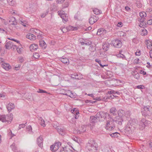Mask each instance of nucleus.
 I'll list each match as a JSON object with an SVG mask.
<instances>
[{"instance_id":"1","label":"nucleus","mask_w":152,"mask_h":152,"mask_svg":"<svg viewBox=\"0 0 152 152\" xmlns=\"http://www.w3.org/2000/svg\"><path fill=\"white\" fill-rule=\"evenodd\" d=\"M98 147L97 143L94 141H91L86 145V148L90 152H95Z\"/></svg>"},{"instance_id":"2","label":"nucleus","mask_w":152,"mask_h":152,"mask_svg":"<svg viewBox=\"0 0 152 152\" xmlns=\"http://www.w3.org/2000/svg\"><path fill=\"white\" fill-rule=\"evenodd\" d=\"M116 127V124L113 118H110L107 121L105 128L107 130H113Z\"/></svg>"},{"instance_id":"3","label":"nucleus","mask_w":152,"mask_h":152,"mask_svg":"<svg viewBox=\"0 0 152 152\" xmlns=\"http://www.w3.org/2000/svg\"><path fill=\"white\" fill-rule=\"evenodd\" d=\"M143 110L141 111L143 115L150 116L152 115V107L149 106H143Z\"/></svg>"},{"instance_id":"4","label":"nucleus","mask_w":152,"mask_h":152,"mask_svg":"<svg viewBox=\"0 0 152 152\" xmlns=\"http://www.w3.org/2000/svg\"><path fill=\"white\" fill-rule=\"evenodd\" d=\"M13 115L11 113L6 115H0V121L3 122H7L8 123L11 122L13 119Z\"/></svg>"},{"instance_id":"5","label":"nucleus","mask_w":152,"mask_h":152,"mask_svg":"<svg viewBox=\"0 0 152 152\" xmlns=\"http://www.w3.org/2000/svg\"><path fill=\"white\" fill-rule=\"evenodd\" d=\"M120 113L122 114L124 113V112L122 110H119L118 112L119 115L117 117L116 120H114L116 124H117L118 127L119 126H121L122 124V122L124 121L122 116L121 114H120Z\"/></svg>"},{"instance_id":"6","label":"nucleus","mask_w":152,"mask_h":152,"mask_svg":"<svg viewBox=\"0 0 152 152\" xmlns=\"http://www.w3.org/2000/svg\"><path fill=\"white\" fill-rule=\"evenodd\" d=\"M137 120L136 119H131L128 122L127 126H130L132 129H135L137 125Z\"/></svg>"},{"instance_id":"7","label":"nucleus","mask_w":152,"mask_h":152,"mask_svg":"<svg viewBox=\"0 0 152 152\" xmlns=\"http://www.w3.org/2000/svg\"><path fill=\"white\" fill-rule=\"evenodd\" d=\"M111 43L115 48H120L122 45L121 42L118 39H114L112 41Z\"/></svg>"},{"instance_id":"8","label":"nucleus","mask_w":152,"mask_h":152,"mask_svg":"<svg viewBox=\"0 0 152 152\" xmlns=\"http://www.w3.org/2000/svg\"><path fill=\"white\" fill-rule=\"evenodd\" d=\"M58 14L62 19L64 23H65L68 20V15L66 14H65L64 12L60 11L59 12Z\"/></svg>"},{"instance_id":"9","label":"nucleus","mask_w":152,"mask_h":152,"mask_svg":"<svg viewBox=\"0 0 152 152\" xmlns=\"http://www.w3.org/2000/svg\"><path fill=\"white\" fill-rule=\"evenodd\" d=\"M61 144L60 142H55L53 145L50 146V149L53 151H56L61 146Z\"/></svg>"},{"instance_id":"10","label":"nucleus","mask_w":152,"mask_h":152,"mask_svg":"<svg viewBox=\"0 0 152 152\" xmlns=\"http://www.w3.org/2000/svg\"><path fill=\"white\" fill-rule=\"evenodd\" d=\"M99 19L98 16L93 15L89 19V23L90 24H93L96 22Z\"/></svg>"},{"instance_id":"11","label":"nucleus","mask_w":152,"mask_h":152,"mask_svg":"<svg viewBox=\"0 0 152 152\" xmlns=\"http://www.w3.org/2000/svg\"><path fill=\"white\" fill-rule=\"evenodd\" d=\"M56 129L59 133L61 135H64L66 133V130L64 128H61L60 126H57Z\"/></svg>"},{"instance_id":"12","label":"nucleus","mask_w":152,"mask_h":152,"mask_svg":"<svg viewBox=\"0 0 152 152\" xmlns=\"http://www.w3.org/2000/svg\"><path fill=\"white\" fill-rule=\"evenodd\" d=\"M37 143L38 146L42 148L43 146V138L41 136H40L37 139Z\"/></svg>"},{"instance_id":"13","label":"nucleus","mask_w":152,"mask_h":152,"mask_svg":"<svg viewBox=\"0 0 152 152\" xmlns=\"http://www.w3.org/2000/svg\"><path fill=\"white\" fill-rule=\"evenodd\" d=\"M6 107L8 111L10 112L12 110L14 109V104L12 103H10L6 106Z\"/></svg>"},{"instance_id":"14","label":"nucleus","mask_w":152,"mask_h":152,"mask_svg":"<svg viewBox=\"0 0 152 152\" xmlns=\"http://www.w3.org/2000/svg\"><path fill=\"white\" fill-rule=\"evenodd\" d=\"M77 29V28L76 27H74L71 26H69L67 28H64L62 30L63 33L65 32L66 30L67 31L72 30H76Z\"/></svg>"},{"instance_id":"15","label":"nucleus","mask_w":152,"mask_h":152,"mask_svg":"<svg viewBox=\"0 0 152 152\" xmlns=\"http://www.w3.org/2000/svg\"><path fill=\"white\" fill-rule=\"evenodd\" d=\"M107 31L103 28H100L98 29L97 32V34L98 35H104L107 33Z\"/></svg>"},{"instance_id":"16","label":"nucleus","mask_w":152,"mask_h":152,"mask_svg":"<svg viewBox=\"0 0 152 152\" xmlns=\"http://www.w3.org/2000/svg\"><path fill=\"white\" fill-rule=\"evenodd\" d=\"M60 60L64 64L68 65L69 64V59L64 57H62L60 58Z\"/></svg>"},{"instance_id":"17","label":"nucleus","mask_w":152,"mask_h":152,"mask_svg":"<svg viewBox=\"0 0 152 152\" xmlns=\"http://www.w3.org/2000/svg\"><path fill=\"white\" fill-rule=\"evenodd\" d=\"M14 43L11 41L7 42L5 45V47L6 49H11Z\"/></svg>"},{"instance_id":"18","label":"nucleus","mask_w":152,"mask_h":152,"mask_svg":"<svg viewBox=\"0 0 152 152\" xmlns=\"http://www.w3.org/2000/svg\"><path fill=\"white\" fill-rule=\"evenodd\" d=\"M1 66L4 69L7 70H9L11 68L9 64L4 62L1 64Z\"/></svg>"},{"instance_id":"19","label":"nucleus","mask_w":152,"mask_h":152,"mask_svg":"<svg viewBox=\"0 0 152 152\" xmlns=\"http://www.w3.org/2000/svg\"><path fill=\"white\" fill-rule=\"evenodd\" d=\"M144 121L141 120L138 123L139 128L140 130H142L144 129L145 126H147L143 124Z\"/></svg>"},{"instance_id":"20","label":"nucleus","mask_w":152,"mask_h":152,"mask_svg":"<svg viewBox=\"0 0 152 152\" xmlns=\"http://www.w3.org/2000/svg\"><path fill=\"white\" fill-rule=\"evenodd\" d=\"M144 121L141 120L138 123L139 128L140 130H142L144 129L145 126H147L143 124Z\"/></svg>"},{"instance_id":"21","label":"nucleus","mask_w":152,"mask_h":152,"mask_svg":"<svg viewBox=\"0 0 152 152\" xmlns=\"http://www.w3.org/2000/svg\"><path fill=\"white\" fill-rule=\"evenodd\" d=\"M39 45L43 49H45L47 47V44L45 42L42 40L39 41Z\"/></svg>"},{"instance_id":"22","label":"nucleus","mask_w":152,"mask_h":152,"mask_svg":"<svg viewBox=\"0 0 152 152\" xmlns=\"http://www.w3.org/2000/svg\"><path fill=\"white\" fill-rule=\"evenodd\" d=\"M134 129H132L131 127L129 126H127L126 127L125 129V132H127L128 134H130L132 133V132L134 130Z\"/></svg>"},{"instance_id":"23","label":"nucleus","mask_w":152,"mask_h":152,"mask_svg":"<svg viewBox=\"0 0 152 152\" xmlns=\"http://www.w3.org/2000/svg\"><path fill=\"white\" fill-rule=\"evenodd\" d=\"M38 48V45L35 44H32L29 46V49L31 51H33L36 50Z\"/></svg>"},{"instance_id":"24","label":"nucleus","mask_w":152,"mask_h":152,"mask_svg":"<svg viewBox=\"0 0 152 152\" xmlns=\"http://www.w3.org/2000/svg\"><path fill=\"white\" fill-rule=\"evenodd\" d=\"M110 113L114 115H116L117 113V110L115 107H112L110 109Z\"/></svg>"},{"instance_id":"25","label":"nucleus","mask_w":152,"mask_h":152,"mask_svg":"<svg viewBox=\"0 0 152 152\" xmlns=\"http://www.w3.org/2000/svg\"><path fill=\"white\" fill-rule=\"evenodd\" d=\"M96 117L98 118H105L106 117L105 114L103 112H98L96 115Z\"/></svg>"},{"instance_id":"26","label":"nucleus","mask_w":152,"mask_h":152,"mask_svg":"<svg viewBox=\"0 0 152 152\" xmlns=\"http://www.w3.org/2000/svg\"><path fill=\"white\" fill-rule=\"evenodd\" d=\"M26 37L30 40H34L35 39V36L33 34L29 33L26 35Z\"/></svg>"},{"instance_id":"27","label":"nucleus","mask_w":152,"mask_h":152,"mask_svg":"<svg viewBox=\"0 0 152 152\" xmlns=\"http://www.w3.org/2000/svg\"><path fill=\"white\" fill-rule=\"evenodd\" d=\"M39 121L40 122V125L43 127L45 126V121L41 117L38 116L37 117Z\"/></svg>"},{"instance_id":"28","label":"nucleus","mask_w":152,"mask_h":152,"mask_svg":"<svg viewBox=\"0 0 152 152\" xmlns=\"http://www.w3.org/2000/svg\"><path fill=\"white\" fill-rule=\"evenodd\" d=\"M132 75L135 79L137 80L139 79V74L137 71H134L132 73Z\"/></svg>"},{"instance_id":"29","label":"nucleus","mask_w":152,"mask_h":152,"mask_svg":"<svg viewBox=\"0 0 152 152\" xmlns=\"http://www.w3.org/2000/svg\"><path fill=\"white\" fill-rule=\"evenodd\" d=\"M75 74H76V73L71 74L70 75L71 78L77 80H80L83 78L82 75H80L79 77H76V75Z\"/></svg>"},{"instance_id":"30","label":"nucleus","mask_w":152,"mask_h":152,"mask_svg":"<svg viewBox=\"0 0 152 152\" xmlns=\"http://www.w3.org/2000/svg\"><path fill=\"white\" fill-rule=\"evenodd\" d=\"M110 45L108 43H105L103 45L102 48L105 50H107L109 48Z\"/></svg>"},{"instance_id":"31","label":"nucleus","mask_w":152,"mask_h":152,"mask_svg":"<svg viewBox=\"0 0 152 152\" xmlns=\"http://www.w3.org/2000/svg\"><path fill=\"white\" fill-rule=\"evenodd\" d=\"M97 118L96 117L92 116L90 117V121L91 123H95L96 122Z\"/></svg>"},{"instance_id":"32","label":"nucleus","mask_w":152,"mask_h":152,"mask_svg":"<svg viewBox=\"0 0 152 152\" xmlns=\"http://www.w3.org/2000/svg\"><path fill=\"white\" fill-rule=\"evenodd\" d=\"M95 61L96 62L98 63L99 64L100 66L102 68H103L104 66H107L108 65H107H107H102L101 64V61L98 59L97 58V59H95Z\"/></svg>"},{"instance_id":"33","label":"nucleus","mask_w":152,"mask_h":152,"mask_svg":"<svg viewBox=\"0 0 152 152\" xmlns=\"http://www.w3.org/2000/svg\"><path fill=\"white\" fill-rule=\"evenodd\" d=\"M141 121H143V124L144 125H145L147 126H148L150 124V122L146 120L144 118H143L141 119Z\"/></svg>"},{"instance_id":"34","label":"nucleus","mask_w":152,"mask_h":152,"mask_svg":"<svg viewBox=\"0 0 152 152\" xmlns=\"http://www.w3.org/2000/svg\"><path fill=\"white\" fill-rule=\"evenodd\" d=\"M109 148L107 147H104L101 148V152H109Z\"/></svg>"},{"instance_id":"35","label":"nucleus","mask_w":152,"mask_h":152,"mask_svg":"<svg viewBox=\"0 0 152 152\" xmlns=\"http://www.w3.org/2000/svg\"><path fill=\"white\" fill-rule=\"evenodd\" d=\"M93 12L94 14L96 15L100 14L101 13V11L97 8H95L93 10Z\"/></svg>"},{"instance_id":"36","label":"nucleus","mask_w":152,"mask_h":152,"mask_svg":"<svg viewBox=\"0 0 152 152\" xmlns=\"http://www.w3.org/2000/svg\"><path fill=\"white\" fill-rule=\"evenodd\" d=\"M29 8L35 10L37 8V5L35 3H31L29 4Z\"/></svg>"},{"instance_id":"37","label":"nucleus","mask_w":152,"mask_h":152,"mask_svg":"<svg viewBox=\"0 0 152 152\" xmlns=\"http://www.w3.org/2000/svg\"><path fill=\"white\" fill-rule=\"evenodd\" d=\"M139 15L141 18H145V17L147 15L145 12H142L140 13Z\"/></svg>"},{"instance_id":"38","label":"nucleus","mask_w":152,"mask_h":152,"mask_svg":"<svg viewBox=\"0 0 152 152\" xmlns=\"http://www.w3.org/2000/svg\"><path fill=\"white\" fill-rule=\"evenodd\" d=\"M108 93L110 94H114L120 95V93L118 91H116L114 90H111L110 91H108Z\"/></svg>"},{"instance_id":"39","label":"nucleus","mask_w":152,"mask_h":152,"mask_svg":"<svg viewBox=\"0 0 152 152\" xmlns=\"http://www.w3.org/2000/svg\"><path fill=\"white\" fill-rule=\"evenodd\" d=\"M148 32L147 30L145 28H143L142 29V32L141 34L142 35H146L147 34Z\"/></svg>"},{"instance_id":"40","label":"nucleus","mask_w":152,"mask_h":152,"mask_svg":"<svg viewBox=\"0 0 152 152\" xmlns=\"http://www.w3.org/2000/svg\"><path fill=\"white\" fill-rule=\"evenodd\" d=\"M86 129L84 126H82L79 129V131L81 132H83L86 131Z\"/></svg>"},{"instance_id":"41","label":"nucleus","mask_w":152,"mask_h":152,"mask_svg":"<svg viewBox=\"0 0 152 152\" xmlns=\"http://www.w3.org/2000/svg\"><path fill=\"white\" fill-rule=\"evenodd\" d=\"M7 2L11 6H13L15 4V1L13 0H7Z\"/></svg>"},{"instance_id":"42","label":"nucleus","mask_w":152,"mask_h":152,"mask_svg":"<svg viewBox=\"0 0 152 152\" xmlns=\"http://www.w3.org/2000/svg\"><path fill=\"white\" fill-rule=\"evenodd\" d=\"M11 147L14 151H16L17 150V148L15 146V144L14 143H13V144L11 145Z\"/></svg>"},{"instance_id":"43","label":"nucleus","mask_w":152,"mask_h":152,"mask_svg":"<svg viewBox=\"0 0 152 152\" xmlns=\"http://www.w3.org/2000/svg\"><path fill=\"white\" fill-rule=\"evenodd\" d=\"M147 24L146 22H144L142 23H141L139 25L140 27H142L144 28V27H146Z\"/></svg>"},{"instance_id":"44","label":"nucleus","mask_w":152,"mask_h":152,"mask_svg":"<svg viewBox=\"0 0 152 152\" xmlns=\"http://www.w3.org/2000/svg\"><path fill=\"white\" fill-rule=\"evenodd\" d=\"M118 134H119L117 132H116L110 135L112 137H118Z\"/></svg>"},{"instance_id":"45","label":"nucleus","mask_w":152,"mask_h":152,"mask_svg":"<svg viewBox=\"0 0 152 152\" xmlns=\"http://www.w3.org/2000/svg\"><path fill=\"white\" fill-rule=\"evenodd\" d=\"M117 57L119 58H122L123 59H125L126 57L123 54L120 53L117 55Z\"/></svg>"},{"instance_id":"46","label":"nucleus","mask_w":152,"mask_h":152,"mask_svg":"<svg viewBox=\"0 0 152 152\" xmlns=\"http://www.w3.org/2000/svg\"><path fill=\"white\" fill-rule=\"evenodd\" d=\"M17 51L18 53L19 54H21L23 52V48H18L17 49Z\"/></svg>"},{"instance_id":"47","label":"nucleus","mask_w":152,"mask_h":152,"mask_svg":"<svg viewBox=\"0 0 152 152\" xmlns=\"http://www.w3.org/2000/svg\"><path fill=\"white\" fill-rule=\"evenodd\" d=\"M27 122H26L25 124H21L19 125V126L18 127V130L20 129L21 128H24L26 126V124Z\"/></svg>"},{"instance_id":"48","label":"nucleus","mask_w":152,"mask_h":152,"mask_svg":"<svg viewBox=\"0 0 152 152\" xmlns=\"http://www.w3.org/2000/svg\"><path fill=\"white\" fill-rule=\"evenodd\" d=\"M68 92L69 94V93H70V94L68 95L67 94H64L66 95V96H69L70 97H72V96H73L72 95L73 94L71 91L68 90Z\"/></svg>"},{"instance_id":"49","label":"nucleus","mask_w":152,"mask_h":152,"mask_svg":"<svg viewBox=\"0 0 152 152\" xmlns=\"http://www.w3.org/2000/svg\"><path fill=\"white\" fill-rule=\"evenodd\" d=\"M26 129L29 132H32V128L31 125L28 126H26Z\"/></svg>"},{"instance_id":"50","label":"nucleus","mask_w":152,"mask_h":152,"mask_svg":"<svg viewBox=\"0 0 152 152\" xmlns=\"http://www.w3.org/2000/svg\"><path fill=\"white\" fill-rule=\"evenodd\" d=\"M77 111H78L77 109L76 108H74L73 109L71 110V112L73 113L74 115L77 113Z\"/></svg>"},{"instance_id":"51","label":"nucleus","mask_w":152,"mask_h":152,"mask_svg":"<svg viewBox=\"0 0 152 152\" xmlns=\"http://www.w3.org/2000/svg\"><path fill=\"white\" fill-rule=\"evenodd\" d=\"M37 92H38V93H47V92L46 91L40 89H39V91H37Z\"/></svg>"},{"instance_id":"52","label":"nucleus","mask_w":152,"mask_h":152,"mask_svg":"<svg viewBox=\"0 0 152 152\" xmlns=\"http://www.w3.org/2000/svg\"><path fill=\"white\" fill-rule=\"evenodd\" d=\"M33 56L34 58H38L39 57V55L38 53H35L33 54Z\"/></svg>"},{"instance_id":"53","label":"nucleus","mask_w":152,"mask_h":152,"mask_svg":"<svg viewBox=\"0 0 152 152\" xmlns=\"http://www.w3.org/2000/svg\"><path fill=\"white\" fill-rule=\"evenodd\" d=\"M80 17V15L78 13V12H77L76 14L74 16V18L75 20H77L78 18Z\"/></svg>"},{"instance_id":"54","label":"nucleus","mask_w":152,"mask_h":152,"mask_svg":"<svg viewBox=\"0 0 152 152\" xmlns=\"http://www.w3.org/2000/svg\"><path fill=\"white\" fill-rule=\"evenodd\" d=\"M145 18H139L138 20L141 23L145 22Z\"/></svg>"},{"instance_id":"55","label":"nucleus","mask_w":152,"mask_h":152,"mask_svg":"<svg viewBox=\"0 0 152 152\" xmlns=\"http://www.w3.org/2000/svg\"><path fill=\"white\" fill-rule=\"evenodd\" d=\"M68 148H67L65 147H62L61 148V149L60 150V152H64L65 150H66Z\"/></svg>"},{"instance_id":"56","label":"nucleus","mask_w":152,"mask_h":152,"mask_svg":"<svg viewBox=\"0 0 152 152\" xmlns=\"http://www.w3.org/2000/svg\"><path fill=\"white\" fill-rule=\"evenodd\" d=\"M69 5V2L68 1H66L64 4H63V7H67Z\"/></svg>"},{"instance_id":"57","label":"nucleus","mask_w":152,"mask_h":152,"mask_svg":"<svg viewBox=\"0 0 152 152\" xmlns=\"http://www.w3.org/2000/svg\"><path fill=\"white\" fill-rule=\"evenodd\" d=\"M12 47L11 49L13 50H17V49L18 48V47H17V46H16V45L14 44V43H13V45L12 46Z\"/></svg>"},{"instance_id":"58","label":"nucleus","mask_w":152,"mask_h":152,"mask_svg":"<svg viewBox=\"0 0 152 152\" xmlns=\"http://www.w3.org/2000/svg\"><path fill=\"white\" fill-rule=\"evenodd\" d=\"M77 113L75 114V119H77L79 116V111H77Z\"/></svg>"},{"instance_id":"59","label":"nucleus","mask_w":152,"mask_h":152,"mask_svg":"<svg viewBox=\"0 0 152 152\" xmlns=\"http://www.w3.org/2000/svg\"><path fill=\"white\" fill-rule=\"evenodd\" d=\"M0 32L2 33H5L7 34V32L6 30L0 28Z\"/></svg>"},{"instance_id":"60","label":"nucleus","mask_w":152,"mask_h":152,"mask_svg":"<svg viewBox=\"0 0 152 152\" xmlns=\"http://www.w3.org/2000/svg\"><path fill=\"white\" fill-rule=\"evenodd\" d=\"M84 42L85 44L86 45H89L91 44V42L90 41L87 42L84 41Z\"/></svg>"},{"instance_id":"61","label":"nucleus","mask_w":152,"mask_h":152,"mask_svg":"<svg viewBox=\"0 0 152 152\" xmlns=\"http://www.w3.org/2000/svg\"><path fill=\"white\" fill-rule=\"evenodd\" d=\"M18 59L20 62L21 63L23 62L24 61L23 58L22 57H18Z\"/></svg>"},{"instance_id":"62","label":"nucleus","mask_w":152,"mask_h":152,"mask_svg":"<svg viewBox=\"0 0 152 152\" xmlns=\"http://www.w3.org/2000/svg\"><path fill=\"white\" fill-rule=\"evenodd\" d=\"M15 20V18L13 17V16L11 17L10 19V20H9V22H10L11 23L14 20Z\"/></svg>"},{"instance_id":"63","label":"nucleus","mask_w":152,"mask_h":152,"mask_svg":"<svg viewBox=\"0 0 152 152\" xmlns=\"http://www.w3.org/2000/svg\"><path fill=\"white\" fill-rule=\"evenodd\" d=\"M147 65L146 66L148 68H152V65H151L150 64L149 62H148L147 63Z\"/></svg>"},{"instance_id":"64","label":"nucleus","mask_w":152,"mask_h":152,"mask_svg":"<svg viewBox=\"0 0 152 152\" xmlns=\"http://www.w3.org/2000/svg\"><path fill=\"white\" fill-rule=\"evenodd\" d=\"M147 24L149 25H152V19L148 20L147 22Z\"/></svg>"}]
</instances>
